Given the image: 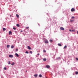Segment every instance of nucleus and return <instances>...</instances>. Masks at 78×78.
<instances>
[{
  "instance_id": "f257e3e1",
  "label": "nucleus",
  "mask_w": 78,
  "mask_h": 78,
  "mask_svg": "<svg viewBox=\"0 0 78 78\" xmlns=\"http://www.w3.org/2000/svg\"><path fill=\"white\" fill-rule=\"evenodd\" d=\"M60 29L61 30H62L63 31H64V28L63 27H60Z\"/></svg>"
},
{
  "instance_id": "f03ea898",
  "label": "nucleus",
  "mask_w": 78,
  "mask_h": 78,
  "mask_svg": "<svg viewBox=\"0 0 78 78\" xmlns=\"http://www.w3.org/2000/svg\"><path fill=\"white\" fill-rule=\"evenodd\" d=\"M46 68H48V69H49L50 68V66L49 65H46Z\"/></svg>"
},
{
  "instance_id": "7ed1b4c3",
  "label": "nucleus",
  "mask_w": 78,
  "mask_h": 78,
  "mask_svg": "<svg viewBox=\"0 0 78 78\" xmlns=\"http://www.w3.org/2000/svg\"><path fill=\"white\" fill-rule=\"evenodd\" d=\"M71 11L72 12H73V11H75V9L73 8L71 9Z\"/></svg>"
},
{
  "instance_id": "20e7f679",
  "label": "nucleus",
  "mask_w": 78,
  "mask_h": 78,
  "mask_svg": "<svg viewBox=\"0 0 78 78\" xmlns=\"http://www.w3.org/2000/svg\"><path fill=\"white\" fill-rule=\"evenodd\" d=\"M9 56L10 58H13V55H9Z\"/></svg>"
},
{
  "instance_id": "39448f33",
  "label": "nucleus",
  "mask_w": 78,
  "mask_h": 78,
  "mask_svg": "<svg viewBox=\"0 0 78 78\" xmlns=\"http://www.w3.org/2000/svg\"><path fill=\"white\" fill-rule=\"evenodd\" d=\"M45 43L46 44H48V41L46 40L45 41Z\"/></svg>"
},
{
  "instance_id": "423d86ee",
  "label": "nucleus",
  "mask_w": 78,
  "mask_h": 78,
  "mask_svg": "<svg viewBox=\"0 0 78 78\" xmlns=\"http://www.w3.org/2000/svg\"><path fill=\"white\" fill-rule=\"evenodd\" d=\"M15 55L17 56V57H19V55L17 54V53H15Z\"/></svg>"
},
{
  "instance_id": "0eeeda50",
  "label": "nucleus",
  "mask_w": 78,
  "mask_h": 78,
  "mask_svg": "<svg viewBox=\"0 0 78 78\" xmlns=\"http://www.w3.org/2000/svg\"><path fill=\"white\" fill-rule=\"evenodd\" d=\"M16 16L17 18H19V15L18 14H16Z\"/></svg>"
},
{
  "instance_id": "6e6552de",
  "label": "nucleus",
  "mask_w": 78,
  "mask_h": 78,
  "mask_svg": "<svg viewBox=\"0 0 78 78\" xmlns=\"http://www.w3.org/2000/svg\"><path fill=\"white\" fill-rule=\"evenodd\" d=\"M27 48H28V49H29V50H31V48L29 46H28Z\"/></svg>"
},
{
  "instance_id": "1a4fd4ad",
  "label": "nucleus",
  "mask_w": 78,
  "mask_h": 78,
  "mask_svg": "<svg viewBox=\"0 0 78 78\" xmlns=\"http://www.w3.org/2000/svg\"><path fill=\"white\" fill-rule=\"evenodd\" d=\"M43 61H47V59H46L45 58H44L43 59Z\"/></svg>"
},
{
  "instance_id": "9d476101",
  "label": "nucleus",
  "mask_w": 78,
  "mask_h": 78,
  "mask_svg": "<svg viewBox=\"0 0 78 78\" xmlns=\"http://www.w3.org/2000/svg\"><path fill=\"white\" fill-rule=\"evenodd\" d=\"M16 26H17V27H20V25H19V24H16Z\"/></svg>"
},
{
  "instance_id": "9b49d317",
  "label": "nucleus",
  "mask_w": 78,
  "mask_h": 78,
  "mask_svg": "<svg viewBox=\"0 0 78 78\" xmlns=\"http://www.w3.org/2000/svg\"><path fill=\"white\" fill-rule=\"evenodd\" d=\"M3 31H5L6 30V28H3Z\"/></svg>"
},
{
  "instance_id": "f8f14e48",
  "label": "nucleus",
  "mask_w": 78,
  "mask_h": 78,
  "mask_svg": "<svg viewBox=\"0 0 78 78\" xmlns=\"http://www.w3.org/2000/svg\"><path fill=\"white\" fill-rule=\"evenodd\" d=\"M12 34V32L11 31L9 32V34Z\"/></svg>"
},
{
  "instance_id": "ddd939ff",
  "label": "nucleus",
  "mask_w": 78,
  "mask_h": 78,
  "mask_svg": "<svg viewBox=\"0 0 78 78\" xmlns=\"http://www.w3.org/2000/svg\"><path fill=\"white\" fill-rule=\"evenodd\" d=\"M58 46H62V45L61 44H58Z\"/></svg>"
},
{
  "instance_id": "4468645a",
  "label": "nucleus",
  "mask_w": 78,
  "mask_h": 78,
  "mask_svg": "<svg viewBox=\"0 0 78 78\" xmlns=\"http://www.w3.org/2000/svg\"><path fill=\"white\" fill-rule=\"evenodd\" d=\"M75 73V74L76 75H78V71L76 72Z\"/></svg>"
},
{
  "instance_id": "2eb2a0df",
  "label": "nucleus",
  "mask_w": 78,
  "mask_h": 78,
  "mask_svg": "<svg viewBox=\"0 0 78 78\" xmlns=\"http://www.w3.org/2000/svg\"><path fill=\"white\" fill-rule=\"evenodd\" d=\"M9 47H10L9 45H7V48H9Z\"/></svg>"
},
{
  "instance_id": "dca6fc26",
  "label": "nucleus",
  "mask_w": 78,
  "mask_h": 78,
  "mask_svg": "<svg viewBox=\"0 0 78 78\" xmlns=\"http://www.w3.org/2000/svg\"><path fill=\"white\" fill-rule=\"evenodd\" d=\"M12 66H13L14 65V62H12L11 64Z\"/></svg>"
},
{
  "instance_id": "f3484780",
  "label": "nucleus",
  "mask_w": 78,
  "mask_h": 78,
  "mask_svg": "<svg viewBox=\"0 0 78 78\" xmlns=\"http://www.w3.org/2000/svg\"><path fill=\"white\" fill-rule=\"evenodd\" d=\"M34 76H35V77H37V74H35L34 75Z\"/></svg>"
},
{
  "instance_id": "a211bd4d",
  "label": "nucleus",
  "mask_w": 78,
  "mask_h": 78,
  "mask_svg": "<svg viewBox=\"0 0 78 78\" xmlns=\"http://www.w3.org/2000/svg\"><path fill=\"white\" fill-rule=\"evenodd\" d=\"M64 48H65V49H66V48H67V46L65 45V46H64Z\"/></svg>"
},
{
  "instance_id": "6ab92c4d",
  "label": "nucleus",
  "mask_w": 78,
  "mask_h": 78,
  "mask_svg": "<svg viewBox=\"0 0 78 78\" xmlns=\"http://www.w3.org/2000/svg\"><path fill=\"white\" fill-rule=\"evenodd\" d=\"M11 48H14V46H13V45H12Z\"/></svg>"
},
{
  "instance_id": "aec40b11",
  "label": "nucleus",
  "mask_w": 78,
  "mask_h": 78,
  "mask_svg": "<svg viewBox=\"0 0 78 78\" xmlns=\"http://www.w3.org/2000/svg\"><path fill=\"white\" fill-rule=\"evenodd\" d=\"M39 77H42V75H41V74H40L39 75Z\"/></svg>"
},
{
  "instance_id": "412c9836",
  "label": "nucleus",
  "mask_w": 78,
  "mask_h": 78,
  "mask_svg": "<svg viewBox=\"0 0 78 78\" xmlns=\"http://www.w3.org/2000/svg\"><path fill=\"white\" fill-rule=\"evenodd\" d=\"M50 42H53V40H50Z\"/></svg>"
},
{
  "instance_id": "4be33fe9",
  "label": "nucleus",
  "mask_w": 78,
  "mask_h": 78,
  "mask_svg": "<svg viewBox=\"0 0 78 78\" xmlns=\"http://www.w3.org/2000/svg\"><path fill=\"white\" fill-rule=\"evenodd\" d=\"M30 53H31V54H32L33 53V52L31 51H30Z\"/></svg>"
},
{
  "instance_id": "5701e85b",
  "label": "nucleus",
  "mask_w": 78,
  "mask_h": 78,
  "mask_svg": "<svg viewBox=\"0 0 78 78\" xmlns=\"http://www.w3.org/2000/svg\"><path fill=\"white\" fill-rule=\"evenodd\" d=\"M13 30H16V28L15 27H13Z\"/></svg>"
},
{
  "instance_id": "b1692460",
  "label": "nucleus",
  "mask_w": 78,
  "mask_h": 78,
  "mask_svg": "<svg viewBox=\"0 0 78 78\" xmlns=\"http://www.w3.org/2000/svg\"><path fill=\"white\" fill-rule=\"evenodd\" d=\"M8 64H11V63H10V61H9V62H8Z\"/></svg>"
},
{
  "instance_id": "393cba45",
  "label": "nucleus",
  "mask_w": 78,
  "mask_h": 78,
  "mask_svg": "<svg viewBox=\"0 0 78 78\" xmlns=\"http://www.w3.org/2000/svg\"><path fill=\"white\" fill-rule=\"evenodd\" d=\"M25 53H27V54L29 53L27 51H26Z\"/></svg>"
},
{
  "instance_id": "a878e982",
  "label": "nucleus",
  "mask_w": 78,
  "mask_h": 78,
  "mask_svg": "<svg viewBox=\"0 0 78 78\" xmlns=\"http://www.w3.org/2000/svg\"><path fill=\"white\" fill-rule=\"evenodd\" d=\"M16 51H18V49L16 48Z\"/></svg>"
},
{
  "instance_id": "bb28decb",
  "label": "nucleus",
  "mask_w": 78,
  "mask_h": 78,
  "mask_svg": "<svg viewBox=\"0 0 78 78\" xmlns=\"http://www.w3.org/2000/svg\"><path fill=\"white\" fill-rule=\"evenodd\" d=\"M74 20H70V22H73Z\"/></svg>"
},
{
  "instance_id": "cd10ccee",
  "label": "nucleus",
  "mask_w": 78,
  "mask_h": 78,
  "mask_svg": "<svg viewBox=\"0 0 78 78\" xmlns=\"http://www.w3.org/2000/svg\"><path fill=\"white\" fill-rule=\"evenodd\" d=\"M4 70H6V67H4Z\"/></svg>"
},
{
  "instance_id": "c85d7f7f",
  "label": "nucleus",
  "mask_w": 78,
  "mask_h": 78,
  "mask_svg": "<svg viewBox=\"0 0 78 78\" xmlns=\"http://www.w3.org/2000/svg\"><path fill=\"white\" fill-rule=\"evenodd\" d=\"M75 18V17L74 16H73L72 17V19H74Z\"/></svg>"
},
{
  "instance_id": "c756f323",
  "label": "nucleus",
  "mask_w": 78,
  "mask_h": 78,
  "mask_svg": "<svg viewBox=\"0 0 78 78\" xmlns=\"http://www.w3.org/2000/svg\"><path fill=\"white\" fill-rule=\"evenodd\" d=\"M43 52H46V51H45V50H44Z\"/></svg>"
},
{
  "instance_id": "7c9ffc66",
  "label": "nucleus",
  "mask_w": 78,
  "mask_h": 78,
  "mask_svg": "<svg viewBox=\"0 0 78 78\" xmlns=\"http://www.w3.org/2000/svg\"><path fill=\"white\" fill-rule=\"evenodd\" d=\"M26 28H27V29H28V28H29V27H27Z\"/></svg>"
},
{
  "instance_id": "2f4dec72",
  "label": "nucleus",
  "mask_w": 78,
  "mask_h": 78,
  "mask_svg": "<svg viewBox=\"0 0 78 78\" xmlns=\"http://www.w3.org/2000/svg\"><path fill=\"white\" fill-rule=\"evenodd\" d=\"M73 31H75V30H72V32H73Z\"/></svg>"
},
{
  "instance_id": "473e14b6",
  "label": "nucleus",
  "mask_w": 78,
  "mask_h": 78,
  "mask_svg": "<svg viewBox=\"0 0 78 78\" xmlns=\"http://www.w3.org/2000/svg\"><path fill=\"white\" fill-rule=\"evenodd\" d=\"M39 55H40L39 53H38L37 54V55H38V56H39Z\"/></svg>"
},
{
  "instance_id": "72a5a7b5",
  "label": "nucleus",
  "mask_w": 78,
  "mask_h": 78,
  "mask_svg": "<svg viewBox=\"0 0 78 78\" xmlns=\"http://www.w3.org/2000/svg\"><path fill=\"white\" fill-rule=\"evenodd\" d=\"M76 59L77 60V61H78V58H76Z\"/></svg>"
},
{
  "instance_id": "f704fd0d",
  "label": "nucleus",
  "mask_w": 78,
  "mask_h": 78,
  "mask_svg": "<svg viewBox=\"0 0 78 78\" xmlns=\"http://www.w3.org/2000/svg\"><path fill=\"white\" fill-rule=\"evenodd\" d=\"M69 31H72V30H69Z\"/></svg>"
},
{
  "instance_id": "c9c22d12",
  "label": "nucleus",
  "mask_w": 78,
  "mask_h": 78,
  "mask_svg": "<svg viewBox=\"0 0 78 78\" xmlns=\"http://www.w3.org/2000/svg\"><path fill=\"white\" fill-rule=\"evenodd\" d=\"M20 32H23V31H22V30H21Z\"/></svg>"
},
{
  "instance_id": "e433bc0d",
  "label": "nucleus",
  "mask_w": 78,
  "mask_h": 78,
  "mask_svg": "<svg viewBox=\"0 0 78 78\" xmlns=\"http://www.w3.org/2000/svg\"><path fill=\"white\" fill-rule=\"evenodd\" d=\"M10 17H11V15H10Z\"/></svg>"
}]
</instances>
